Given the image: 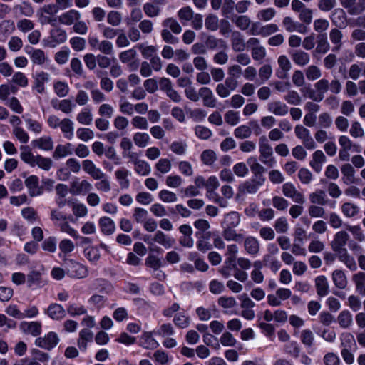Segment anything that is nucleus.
<instances>
[{"instance_id":"nucleus-24","label":"nucleus","mask_w":365,"mask_h":365,"mask_svg":"<svg viewBox=\"0 0 365 365\" xmlns=\"http://www.w3.org/2000/svg\"><path fill=\"white\" fill-rule=\"evenodd\" d=\"M199 95L202 98L205 106L214 107L215 106V100L212 91L209 88H201L199 91Z\"/></svg>"},{"instance_id":"nucleus-51","label":"nucleus","mask_w":365,"mask_h":365,"mask_svg":"<svg viewBox=\"0 0 365 365\" xmlns=\"http://www.w3.org/2000/svg\"><path fill=\"white\" fill-rule=\"evenodd\" d=\"M41 282V275L39 272L32 271L27 276V284L29 287L38 286Z\"/></svg>"},{"instance_id":"nucleus-36","label":"nucleus","mask_w":365,"mask_h":365,"mask_svg":"<svg viewBox=\"0 0 365 365\" xmlns=\"http://www.w3.org/2000/svg\"><path fill=\"white\" fill-rule=\"evenodd\" d=\"M135 171L140 175H148L151 170L150 165L145 160H140L134 164Z\"/></svg>"},{"instance_id":"nucleus-54","label":"nucleus","mask_w":365,"mask_h":365,"mask_svg":"<svg viewBox=\"0 0 365 365\" xmlns=\"http://www.w3.org/2000/svg\"><path fill=\"white\" fill-rule=\"evenodd\" d=\"M8 46L11 51L17 52L23 47V41L19 36H12L8 42Z\"/></svg>"},{"instance_id":"nucleus-53","label":"nucleus","mask_w":365,"mask_h":365,"mask_svg":"<svg viewBox=\"0 0 365 365\" xmlns=\"http://www.w3.org/2000/svg\"><path fill=\"white\" fill-rule=\"evenodd\" d=\"M344 349H351L352 346H356L354 336L351 333H344L341 337Z\"/></svg>"},{"instance_id":"nucleus-44","label":"nucleus","mask_w":365,"mask_h":365,"mask_svg":"<svg viewBox=\"0 0 365 365\" xmlns=\"http://www.w3.org/2000/svg\"><path fill=\"white\" fill-rule=\"evenodd\" d=\"M329 49V44L327 42V34H319L317 36V50L319 52L326 53Z\"/></svg>"},{"instance_id":"nucleus-27","label":"nucleus","mask_w":365,"mask_h":365,"mask_svg":"<svg viewBox=\"0 0 365 365\" xmlns=\"http://www.w3.org/2000/svg\"><path fill=\"white\" fill-rule=\"evenodd\" d=\"M244 246L247 253L250 255H256L259 252V242L254 237H247L244 241Z\"/></svg>"},{"instance_id":"nucleus-20","label":"nucleus","mask_w":365,"mask_h":365,"mask_svg":"<svg viewBox=\"0 0 365 365\" xmlns=\"http://www.w3.org/2000/svg\"><path fill=\"white\" fill-rule=\"evenodd\" d=\"M34 148H38L43 150H51L53 148V142L51 137H42L31 142Z\"/></svg>"},{"instance_id":"nucleus-46","label":"nucleus","mask_w":365,"mask_h":365,"mask_svg":"<svg viewBox=\"0 0 365 365\" xmlns=\"http://www.w3.org/2000/svg\"><path fill=\"white\" fill-rule=\"evenodd\" d=\"M11 81L22 88L26 87L29 84L28 78L24 73L20 71L14 73Z\"/></svg>"},{"instance_id":"nucleus-12","label":"nucleus","mask_w":365,"mask_h":365,"mask_svg":"<svg viewBox=\"0 0 365 365\" xmlns=\"http://www.w3.org/2000/svg\"><path fill=\"white\" fill-rule=\"evenodd\" d=\"M21 330L27 334L37 336L41 333V323L39 322H22L20 324Z\"/></svg>"},{"instance_id":"nucleus-42","label":"nucleus","mask_w":365,"mask_h":365,"mask_svg":"<svg viewBox=\"0 0 365 365\" xmlns=\"http://www.w3.org/2000/svg\"><path fill=\"white\" fill-rule=\"evenodd\" d=\"M71 48L77 52L82 51L86 48V40L79 36L72 37L69 41Z\"/></svg>"},{"instance_id":"nucleus-29","label":"nucleus","mask_w":365,"mask_h":365,"mask_svg":"<svg viewBox=\"0 0 365 365\" xmlns=\"http://www.w3.org/2000/svg\"><path fill=\"white\" fill-rule=\"evenodd\" d=\"M128 170L125 168H120L115 171V178L119 181L120 186L122 189H127L130 185V181L128 179Z\"/></svg>"},{"instance_id":"nucleus-8","label":"nucleus","mask_w":365,"mask_h":365,"mask_svg":"<svg viewBox=\"0 0 365 365\" xmlns=\"http://www.w3.org/2000/svg\"><path fill=\"white\" fill-rule=\"evenodd\" d=\"M25 185L31 197L39 196L43 194V189L39 185L38 178L36 175H30L25 180Z\"/></svg>"},{"instance_id":"nucleus-55","label":"nucleus","mask_w":365,"mask_h":365,"mask_svg":"<svg viewBox=\"0 0 365 365\" xmlns=\"http://www.w3.org/2000/svg\"><path fill=\"white\" fill-rule=\"evenodd\" d=\"M149 135L147 133H137L133 136V140L136 145L144 148L149 141Z\"/></svg>"},{"instance_id":"nucleus-40","label":"nucleus","mask_w":365,"mask_h":365,"mask_svg":"<svg viewBox=\"0 0 365 365\" xmlns=\"http://www.w3.org/2000/svg\"><path fill=\"white\" fill-rule=\"evenodd\" d=\"M34 21L29 19H21L16 22L17 29L23 33L32 31L34 28Z\"/></svg>"},{"instance_id":"nucleus-2","label":"nucleus","mask_w":365,"mask_h":365,"mask_svg":"<svg viewBox=\"0 0 365 365\" xmlns=\"http://www.w3.org/2000/svg\"><path fill=\"white\" fill-rule=\"evenodd\" d=\"M144 241L150 245L149 250L150 252H159L161 249L155 246V243L163 246L165 249L171 248L175 243L174 238L165 234L161 230H158L152 237L150 236L145 237Z\"/></svg>"},{"instance_id":"nucleus-52","label":"nucleus","mask_w":365,"mask_h":365,"mask_svg":"<svg viewBox=\"0 0 365 365\" xmlns=\"http://www.w3.org/2000/svg\"><path fill=\"white\" fill-rule=\"evenodd\" d=\"M143 11L148 17H155L159 15L160 8L153 3H145L143 5Z\"/></svg>"},{"instance_id":"nucleus-10","label":"nucleus","mask_w":365,"mask_h":365,"mask_svg":"<svg viewBox=\"0 0 365 365\" xmlns=\"http://www.w3.org/2000/svg\"><path fill=\"white\" fill-rule=\"evenodd\" d=\"M263 184L260 183L259 180L252 178L250 180L240 184L238 187V191L242 194H255Z\"/></svg>"},{"instance_id":"nucleus-41","label":"nucleus","mask_w":365,"mask_h":365,"mask_svg":"<svg viewBox=\"0 0 365 365\" xmlns=\"http://www.w3.org/2000/svg\"><path fill=\"white\" fill-rule=\"evenodd\" d=\"M59 127L63 133H65L66 138L70 139L73 136V123L68 118H64L59 123Z\"/></svg>"},{"instance_id":"nucleus-37","label":"nucleus","mask_w":365,"mask_h":365,"mask_svg":"<svg viewBox=\"0 0 365 365\" xmlns=\"http://www.w3.org/2000/svg\"><path fill=\"white\" fill-rule=\"evenodd\" d=\"M338 322L341 327L347 328L352 322V316L349 310H343L338 316Z\"/></svg>"},{"instance_id":"nucleus-25","label":"nucleus","mask_w":365,"mask_h":365,"mask_svg":"<svg viewBox=\"0 0 365 365\" xmlns=\"http://www.w3.org/2000/svg\"><path fill=\"white\" fill-rule=\"evenodd\" d=\"M268 110L273 114H287L289 107L284 103L275 101L268 104Z\"/></svg>"},{"instance_id":"nucleus-3","label":"nucleus","mask_w":365,"mask_h":365,"mask_svg":"<svg viewBox=\"0 0 365 365\" xmlns=\"http://www.w3.org/2000/svg\"><path fill=\"white\" fill-rule=\"evenodd\" d=\"M67 274L74 278L83 279L88 276V269L83 264L69 259L66 262Z\"/></svg>"},{"instance_id":"nucleus-4","label":"nucleus","mask_w":365,"mask_h":365,"mask_svg":"<svg viewBox=\"0 0 365 365\" xmlns=\"http://www.w3.org/2000/svg\"><path fill=\"white\" fill-rule=\"evenodd\" d=\"M66 31L63 29L57 26L51 30L49 40L45 43V46L50 48H54L57 45L66 42Z\"/></svg>"},{"instance_id":"nucleus-35","label":"nucleus","mask_w":365,"mask_h":365,"mask_svg":"<svg viewBox=\"0 0 365 365\" xmlns=\"http://www.w3.org/2000/svg\"><path fill=\"white\" fill-rule=\"evenodd\" d=\"M84 254L88 260L93 263H96L101 257L99 250L93 246L86 248L84 250Z\"/></svg>"},{"instance_id":"nucleus-6","label":"nucleus","mask_w":365,"mask_h":365,"mask_svg":"<svg viewBox=\"0 0 365 365\" xmlns=\"http://www.w3.org/2000/svg\"><path fill=\"white\" fill-rule=\"evenodd\" d=\"M81 18V13L74 9H69L58 16L59 24L65 26H71Z\"/></svg>"},{"instance_id":"nucleus-57","label":"nucleus","mask_w":365,"mask_h":365,"mask_svg":"<svg viewBox=\"0 0 365 365\" xmlns=\"http://www.w3.org/2000/svg\"><path fill=\"white\" fill-rule=\"evenodd\" d=\"M72 211L77 217H83L88 214V209L83 203H73Z\"/></svg>"},{"instance_id":"nucleus-1","label":"nucleus","mask_w":365,"mask_h":365,"mask_svg":"<svg viewBox=\"0 0 365 365\" xmlns=\"http://www.w3.org/2000/svg\"><path fill=\"white\" fill-rule=\"evenodd\" d=\"M21 159L31 167L38 166L39 168L48 171L53 165V160L49 158H45L41 155H34L30 148L21 146Z\"/></svg>"},{"instance_id":"nucleus-23","label":"nucleus","mask_w":365,"mask_h":365,"mask_svg":"<svg viewBox=\"0 0 365 365\" xmlns=\"http://www.w3.org/2000/svg\"><path fill=\"white\" fill-rule=\"evenodd\" d=\"M332 279L334 285L339 289H343L347 285L346 277L342 270H334L332 273Z\"/></svg>"},{"instance_id":"nucleus-18","label":"nucleus","mask_w":365,"mask_h":365,"mask_svg":"<svg viewBox=\"0 0 365 365\" xmlns=\"http://www.w3.org/2000/svg\"><path fill=\"white\" fill-rule=\"evenodd\" d=\"M73 153L72 145L67 143L64 145L59 144L56 147L54 152L53 153V158L56 160H58L70 155Z\"/></svg>"},{"instance_id":"nucleus-15","label":"nucleus","mask_w":365,"mask_h":365,"mask_svg":"<svg viewBox=\"0 0 365 365\" xmlns=\"http://www.w3.org/2000/svg\"><path fill=\"white\" fill-rule=\"evenodd\" d=\"M196 235L199 239L197 243V247L199 250L206 252L212 249V244L209 242V240L212 237L211 232H197Z\"/></svg>"},{"instance_id":"nucleus-5","label":"nucleus","mask_w":365,"mask_h":365,"mask_svg":"<svg viewBox=\"0 0 365 365\" xmlns=\"http://www.w3.org/2000/svg\"><path fill=\"white\" fill-rule=\"evenodd\" d=\"M93 189L92 184L87 180L76 179L70 184L69 192L74 195H85Z\"/></svg>"},{"instance_id":"nucleus-11","label":"nucleus","mask_w":365,"mask_h":365,"mask_svg":"<svg viewBox=\"0 0 365 365\" xmlns=\"http://www.w3.org/2000/svg\"><path fill=\"white\" fill-rule=\"evenodd\" d=\"M247 162L253 173L252 178L259 180L260 183H264L266 180L263 175L265 171L264 167L257 162V158L255 157L249 158Z\"/></svg>"},{"instance_id":"nucleus-9","label":"nucleus","mask_w":365,"mask_h":365,"mask_svg":"<svg viewBox=\"0 0 365 365\" xmlns=\"http://www.w3.org/2000/svg\"><path fill=\"white\" fill-rule=\"evenodd\" d=\"M58 342V337L54 332H49L44 337H38L35 341V344L39 347L50 350Z\"/></svg>"},{"instance_id":"nucleus-14","label":"nucleus","mask_w":365,"mask_h":365,"mask_svg":"<svg viewBox=\"0 0 365 365\" xmlns=\"http://www.w3.org/2000/svg\"><path fill=\"white\" fill-rule=\"evenodd\" d=\"M331 20L334 25L340 29H344L347 25V16L342 9H334L331 14Z\"/></svg>"},{"instance_id":"nucleus-48","label":"nucleus","mask_w":365,"mask_h":365,"mask_svg":"<svg viewBox=\"0 0 365 365\" xmlns=\"http://www.w3.org/2000/svg\"><path fill=\"white\" fill-rule=\"evenodd\" d=\"M258 327L261 332L267 338H272L274 336L275 327L272 324L266 322H259Z\"/></svg>"},{"instance_id":"nucleus-19","label":"nucleus","mask_w":365,"mask_h":365,"mask_svg":"<svg viewBox=\"0 0 365 365\" xmlns=\"http://www.w3.org/2000/svg\"><path fill=\"white\" fill-rule=\"evenodd\" d=\"M283 352L293 359H297L300 356L301 348L296 341H291L284 344Z\"/></svg>"},{"instance_id":"nucleus-61","label":"nucleus","mask_w":365,"mask_h":365,"mask_svg":"<svg viewBox=\"0 0 365 365\" xmlns=\"http://www.w3.org/2000/svg\"><path fill=\"white\" fill-rule=\"evenodd\" d=\"M349 240V235L345 231H339L334 235V242L338 246L337 248H342Z\"/></svg>"},{"instance_id":"nucleus-58","label":"nucleus","mask_w":365,"mask_h":365,"mask_svg":"<svg viewBox=\"0 0 365 365\" xmlns=\"http://www.w3.org/2000/svg\"><path fill=\"white\" fill-rule=\"evenodd\" d=\"M193 11L192 9L189 6L183 7L180 9L178 12V18L182 21H189L193 17Z\"/></svg>"},{"instance_id":"nucleus-45","label":"nucleus","mask_w":365,"mask_h":365,"mask_svg":"<svg viewBox=\"0 0 365 365\" xmlns=\"http://www.w3.org/2000/svg\"><path fill=\"white\" fill-rule=\"evenodd\" d=\"M107 22L113 26H119L122 22L121 14L118 11H110L107 15Z\"/></svg>"},{"instance_id":"nucleus-26","label":"nucleus","mask_w":365,"mask_h":365,"mask_svg":"<svg viewBox=\"0 0 365 365\" xmlns=\"http://www.w3.org/2000/svg\"><path fill=\"white\" fill-rule=\"evenodd\" d=\"M301 92L304 96L308 97L309 98L316 102H320L324 98V95L319 93L317 90H314L309 85L302 87L301 88Z\"/></svg>"},{"instance_id":"nucleus-63","label":"nucleus","mask_w":365,"mask_h":365,"mask_svg":"<svg viewBox=\"0 0 365 365\" xmlns=\"http://www.w3.org/2000/svg\"><path fill=\"white\" fill-rule=\"evenodd\" d=\"M54 91L59 97H64L68 94L69 88L66 83L58 81L54 84Z\"/></svg>"},{"instance_id":"nucleus-34","label":"nucleus","mask_w":365,"mask_h":365,"mask_svg":"<svg viewBox=\"0 0 365 365\" xmlns=\"http://www.w3.org/2000/svg\"><path fill=\"white\" fill-rule=\"evenodd\" d=\"M52 104L55 108H57L66 113L71 112L72 108L74 106L72 101L68 99H64L61 101H52Z\"/></svg>"},{"instance_id":"nucleus-33","label":"nucleus","mask_w":365,"mask_h":365,"mask_svg":"<svg viewBox=\"0 0 365 365\" xmlns=\"http://www.w3.org/2000/svg\"><path fill=\"white\" fill-rule=\"evenodd\" d=\"M259 152L262 158L267 159L272 155V148L267 142L264 136L260 138L259 141Z\"/></svg>"},{"instance_id":"nucleus-49","label":"nucleus","mask_w":365,"mask_h":365,"mask_svg":"<svg viewBox=\"0 0 365 365\" xmlns=\"http://www.w3.org/2000/svg\"><path fill=\"white\" fill-rule=\"evenodd\" d=\"M135 48H138L140 51L142 56L145 58H151L153 56H154L153 55L157 51V49L154 46H145L142 43L137 44L135 46Z\"/></svg>"},{"instance_id":"nucleus-62","label":"nucleus","mask_w":365,"mask_h":365,"mask_svg":"<svg viewBox=\"0 0 365 365\" xmlns=\"http://www.w3.org/2000/svg\"><path fill=\"white\" fill-rule=\"evenodd\" d=\"M325 197V192L323 190H319L310 195V200L312 203L324 205L326 204Z\"/></svg>"},{"instance_id":"nucleus-47","label":"nucleus","mask_w":365,"mask_h":365,"mask_svg":"<svg viewBox=\"0 0 365 365\" xmlns=\"http://www.w3.org/2000/svg\"><path fill=\"white\" fill-rule=\"evenodd\" d=\"M171 162L167 158H161L155 164L156 170L161 174H165L171 170Z\"/></svg>"},{"instance_id":"nucleus-30","label":"nucleus","mask_w":365,"mask_h":365,"mask_svg":"<svg viewBox=\"0 0 365 365\" xmlns=\"http://www.w3.org/2000/svg\"><path fill=\"white\" fill-rule=\"evenodd\" d=\"M293 61L298 66H303L309 61V55L303 51H296L292 54Z\"/></svg>"},{"instance_id":"nucleus-56","label":"nucleus","mask_w":365,"mask_h":365,"mask_svg":"<svg viewBox=\"0 0 365 365\" xmlns=\"http://www.w3.org/2000/svg\"><path fill=\"white\" fill-rule=\"evenodd\" d=\"M215 160V153L212 150H205L201 154V160L207 165H211Z\"/></svg>"},{"instance_id":"nucleus-16","label":"nucleus","mask_w":365,"mask_h":365,"mask_svg":"<svg viewBox=\"0 0 365 365\" xmlns=\"http://www.w3.org/2000/svg\"><path fill=\"white\" fill-rule=\"evenodd\" d=\"M46 313L53 320H61L66 316L65 309L57 303L51 304L47 309Z\"/></svg>"},{"instance_id":"nucleus-59","label":"nucleus","mask_w":365,"mask_h":365,"mask_svg":"<svg viewBox=\"0 0 365 365\" xmlns=\"http://www.w3.org/2000/svg\"><path fill=\"white\" fill-rule=\"evenodd\" d=\"M137 56V52L134 48H130L123 51L119 54L120 61L123 63H128L133 60Z\"/></svg>"},{"instance_id":"nucleus-64","label":"nucleus","mask_w":365,"mask_h":365,"mask_svg":"<svg viewBox=\"0 0 365 365\" xmlns=\"http://www.w3.org/2000/svg\"><path fill=\"white\" fill-rule=\"evenodd\" d=\"M150 210L157 217H163L168 215L165 207L160 203L152 205Z\"/></svg>"},{"instance_id":"nucleus-17","label":"nucleus","mask_w":365,"mask_h":365,"mask_svg":"<svg viewBox=\"0 0 365 365\" xmlns=\"http://www.w3.org/2000/svg\"><path fill=\"white\" fill-rule=\"evenodd\" d=\"M317 293L320 297L327 296L329 293V284L327 277L319 275L315 278Z\"/></svg>"},{"instance_id":"nucleus-32","label":"nucleus","mask_w":365,"mask_h":365,"mask_svg":"<svg viewBox=\"0 0 365 365\" xmlns=\"http://www.w3.org/2000/svg\"><path fill=\"white\" fill-rule=\"evenodd\" d=\"M341 173L344 175L345 180L344 182L346 184L354 183V173L355 170L351 164L346 163L342 165L341 168Z\"/></svg>"},{"instance_id":"nucleus-38","label":"nucleus","mask_w":365,"mask_h":365,"mask_svg":"<svg viewBox=\"0 0 365 365\" xmlns=\"http://www.w3.org/2000/svg\"><path fill=\"white\" fill-rule=\"evenodd\" d=\"M342 213L347 217L356 216L359 212V207L351 202H345L341 206Z\"/></svg>"},{"instance_id":"nucleus-28","label":"nucleus","mask_w":365,"mask_h":365,"mask_svg":"<svg viewBox=\"0 0 365 365\" xmlns=\"http://www.w3.org/2000/svg\"><path fill=\"white\" fill-rule=\"evenodd\" d=\"M30 58L34 64L43 65L48 61V57L41 49H34L30 53Z\"/></svg>"},{"instance_id":"nucleus-21","label":"nucleus","mask_w":365,"mask_h":365,"mask_svg":"<svg viewBox=\"0 0 365 365\" xmlns=\"http://www.w3.org/2000/svg\"><path fill=\"white\" fill-rule=\"evenodd\" d=\"M99 225L102 232L105 235H111L115 231V223L108 217H101L99 219Z\"/></svg>"},{"instance_id":"nucleus-7","label":"nucleus","mask_w":365,"mask_h":365,"mask_svg":"<svg viewBox=\"0 0 365 365\" xmlns=\"http://www.w3.org/2000/svg\"><path fill=\"white\" fill-rule=\"evenodd\" d=\"M82 167L84 172L91 175L94 180H98L103 178L106 175L104 173L89 159L82 161Z\"/></svg>"},{"instance_id":"nucleus-13","label":"nucleus","mask_w":365,"mask_h":365,"mask_svg":"<svg viewBox=\"0 0 365 365\" xmlns=\"http://www.w3.org/2000/svg\"><path fill=\"white\" fill-rule=\"evenodd\" d=\"M13 11L16 17H31L34 14L32 5L28 1H23L21 4L14 5Z\"/></svg>"},{"instance_id":"nucleus-39","label":"nucleus","mask_w":365,"mask_h":365,"mask_svg":"<svg viewBox=\"0 0 365 365\" xmlns=\"http://www.w3.org/2000/svg\"><path fill=\"white\" fill-rule=\"evenodd\" d=\"M283 24L286 28V30L289 32L297 31L298 32L303 33L304 31L301 29L302 24L299 23H295L293 21L291 17L287 16L283 19Z\"/></svg>"},{"instance_id":"nucleus-60","label":"nucleus","mask_w":365,"mask_h":365,"mask_svg":"<svg viewBox=\"0 0 365 365\" xmlns=\"http://www.w3.org/2000/svg\"><path fill=\"white\" fill-rule=\"evenodd\" d=\"M98 51L105 55H111L113 53V45L108 40H103L98 46Z\"/></svg>"},{"instance_id":"nucleus-31","label":"nucleus","mask_w":365,"mask_h":365,"mask_svg":"<svg viewBox=\"0 0 365 365\" xmlns=\"http://www.w3.org/2000/svg\"><path fill=\"white\" fill-rule=\"evenodd\" d=\"M49 75L46 72H40L35 79V88L37 92L42 93L44 91V83L48 81Z\"/></svg>"},{"instance_id":"nucleus-22","label":"nucleus","mask_w":365,"mask_h":365,"mask_svg":"<svg viewBox=\"0 0 365 365\" xmlns=\"http://www.w3.org/2000/svg\"><path fill=\"white\" fill-rule=\"evenodd\" d=\"M93 337V332L88 329H83L79 333V339L78 340V346L79 349L86 350L87 347V342L91 341Z\"/></svg>"},{"instance_id":"nucleus-43","label":"nucleus","mask_w":365,"mask_h":365,"mask_svg":"<svg viewBox=\"0 0 365 365\" xmlns=\"http://www.w3.org/2000/svg\"><path fill=\"white\" fill-rule=\"evenodd\" d=\"M163 25L165 27L169 28L170 31L175 34H179L182 31L180 24L173 18L165 19L163 22Z\"/></svg>"},{"instance_id":"nucleus-50","label":"nucleus","mask_w":365,"mask_h":365,"mask_svg":"<svg viewBox=\"0 0 365 365\" xmlns=\"http://www.w3.org/2000/svg\"><path fill=\"white\" fill-rule=\"evenodd\" d=\"M158 197L161 201L165 203H172L177 201L176 195L168 190H162L158 193Z\"/></svg>"}]
</instances>
